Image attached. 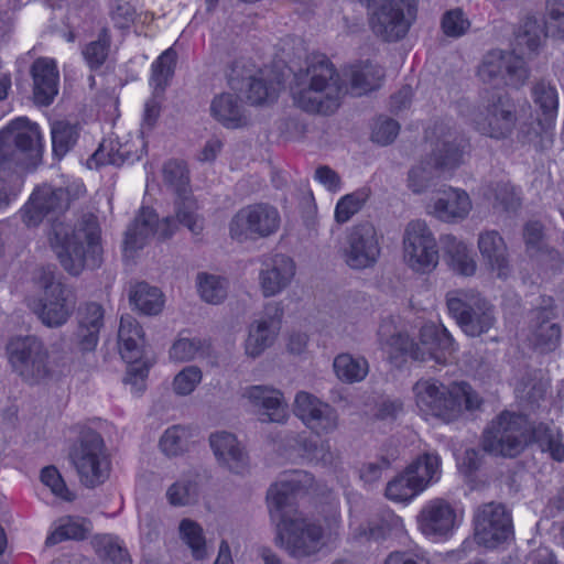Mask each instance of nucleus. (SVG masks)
Returning <instances> with one entry per match:
<instances>
[{
	"label": "nucleus",
	"instance_id": "nucleus-1",
	"mask_svg": "<svg viewBox=\"0 0 564 564\" xmlns=\"http://www.w3.org/2000/svg\"><path fill=\"white\" fill-rule=\"evenodd\" d=\"M86 192L83 183H73L67 187H54L48 184L37 186L22 210V219L29 227H35L45 217H52L50 242L55 249L65 271L79 275L84 269L100 265L99 230L94 216H88L75 229L59 221L57 216L64 213L73 199Z\"/></svg>",
	"mask_w": 564,
	"mask_h": 564
},
{
	"label": "nucleus",
	"instance_id": "nucleus-2",
	"mask_svg": "<svg viewBox=\"0 0 564 564\" xmlns=\"http://www.w3.org/2000/svg\"><path fill=\"white\" fill-rule=\"evenodd\" d=\"M530 442L536 443L554 460H564L563 434L558 427L542 423L532 426L524 415L509 411L500 413L485 429L481 448L492 456L512 458Z\"/></svg>",
	"mask_w": 564,
	"mask_h": 564
},
{
	"label": "nucleus",
	"instance_id": "nucleus-3",
	"mask_svg": "<svg viewBox=\"0 0 564 564\" xmlns=\"http://www.w3.org/2000/svg\"><path fill=\"white\" fill-rule=\"evenodd\" d=\"M295 105L310 113L332 115L347 89L334 64L324 54H312L305 68L294 75L291 88Z\"/></svg>",
	"mask_w": 564,
	"mask_h": 564
},
{
	"label": "nucleus",
	"instance_id": "nucleus-4",
	"mask_svg": "<svg viewBox=\"0 0 564 564\" xmlns=\"http://www.w3.org/2000/svg\"><path fill=\"white\" fill-rule=\"evenodd\" d=\"M271 520L276 522L274 543L293 558L318 553L323 545L321 524L299 516L295 496H267Z\"/></svg>",
	"mask_w": 564,
	"mask_h": 564
},
{
	"label": "nucleus",
	"instance_id": "nucleus-5",
	"mask_svg": "<svg viewBox=\"0 0 564 564\" xmlns=\"http://www.w3.org/2000/svg\"><path fill=\"white\" fill-rule=\"evenodd\" d=\"M413 392L416 406L424 415L446 423L458 419L464 410L474 411L481 404L480 397L467 382L445 386L434 379H421Z\"/></svg>",
	"mask_w": 564,
	"mask_h": 564
},
{
	"label": "nucleus",
	"instance_id": "nucleus-6",
	"mask_svg": "<svg viewBox=\"0 0 564 564\" xmlns=\"http://www.w3.org/2000/svg\"><path fill=\"white\" fill-rule=\"evenodd\" d=\"M41 156V133L36 123L20 117L0 131V166L29 167Z\"/></svg>",
	"mask_w": 564,
	"mask_h": 564
},
{
	"label": "nucleus",
	"instance_id": "nucleus-7",
	"mask_svg": "<svg viewBox=\"0 0 564 564\" xmlns=\"http://www.w3.org/2000/svg\"><path fill=\"white\" fill-rule=\"evenodd\" d=\"M39 283L42 294L34 304L33 312L42 324L50 328L65 325L76 310L75 289L64 283L51 270H42Z\"/></svg>",
	"mask_w": 564,
	"mask_h": 564
},
{
	"label": "nucleus",
	"instance_id": "nucleus-8",
	"mask_svg": "<svg viewBox=\"0 0 564 564\" xmlns=\"http://www.w3.org/2000/svg\"><path fill=\"white\" fill-rule=\"evenodd\" d=\"M449 314L470 337L488 333L496 324L495 307L474 290H454L446 294Z\"/></svg>",
	"mask_w": 564,
	"mask_h": 564
},
{
	"label": "nucleus",
	"instance_id": "nucleus-9",
	"mask_svg": "<svg viewBox=\"0 0 564 564\" xmlns=\"http://www.w3.org/2000/svg\"><path fill=\"white\" fill-rule=\"evenodd\" d=\"M79 481L87 489L105 484L111 473V459L99 433L87 430L82 433L79 445L70 454Z\"/></svg>",
	"mask_w": 564,
	"mask_h": 564
},
{
	"label": "nucleus",
	"instance_id": "nucleus-10",
	"mask_svg": "<svg viewBox=\"0 0 564 564\" xmlns=\"http://www.w3.org/2000/svg\"><path fill=\"white\" fill-rule=\"evenodd\" d=\"M369 24L384 42H398L406 36L416 19V0H370Z\"/></svg>",
	"mask_w": 564,
	"mask_h": 564
},
{
	"label": "nucleus",
	"instance_id": "nucleus-11",
	"mask_svg": "<svg viewBox=\"0 0 564 564\" xmlns=\"http://www.w3.org/2000/svg\"><path fill=\"white\" fill-rule=\"evenodd\" d=\"M13 370L29 384H40L52 378L48 351L35 336L12 338L7 347Z\"/></svg>",
	"mask_w": 564,
	"mask_h": 564
},
{
	"label": "nucleus",
	"instance_id": "nucleus-12",
	"mask_svg": "<svg viewBox=\"0 0 564 564\" xmlns=\"http://www.w3.org/2000/svg\"><path fill=\"white\" fill-rule=\"evenodd\" d=\"M228 84L235 90L246 93L251 105L273 102L278 98L280 82L268 69H261L249 58L240 57L229 67Z\"/></svg>",
	"mask_w": 564,
	"mask_h": 564
},
{
	"label": "nucleus",
	"instance_id": "nucleus-13",
	"mask_svg": "<svg viewBox=\"0 0 564 564\" xmlns=\"http://www.w3.org/2000/svg\"><path fill=\"white\" fill-rule=\"evenodd\" d=\"M474 536L477 544L496 549L513 538L511 511L501 502L479 505L473 516Z\"/></svg>",
	"mask_w": 564,
	"mask_h": 564
},
{
	"label": "nucleus",
	"instance_id": "nucleus-14",
	"mask_svg": "<svg viewBox=\"0 0 564 564\" xmlns=\"http://www.w3.org/2000/svg\"><path fill=\"white\" fill-rule=\"evenodd\" d=\"M477 76L484 84L500 88H519L529 78V68L524 59L513 52L492 50L481 59Z\"/></svg>",
	"mask_w": 564,
	"mask_h": 564
},
{
	"label": "nucleus",
	"instance_id": "nucleus-15",
	"mask_svg": "<svg viewBox=\"0 0 564 564\" xmlns=\"http://www.w3.org/2000/svg\"><path fill=\"white\" fill-rule=\"evenodd\" d=\"M164 182L176 194V218L177 221L193 235H199L203 231V219L196 214L197 204L192 196L189 186V172L185 161L171 159L163 165Z\"/></svg>",
	"mask_w": 564,
	"mask_h": 564
},
{
	"label": "nucleus",
	"instance_id": "nucleus-16",
	"mask_svg": "<svg viewBox=\"0 0 564 564\" xmlns=\"http://www.w3.org/2000/svg\"><path fill=\"white\" fill-rule=\"evenodd\" d=\"M518 122L517 109L512 100L502 94L492 96L474 115L475 130L496 141L509 139Z\"/></svg>",
	"mask_w": 564,
	"mask_h": 564
},
{
	"label": "nucleus",
	"instance_id": "nucleus-17",
	"mask_svg": "<svg viewBox=\"0 0 564 564\" xmlns=\"http://www.w3.org/2000/svg\"><path fill=\"white\" fill-rule=\"evenodd\" d=\"M403 254L406 264L415 272L430 273L438 264L435 237L423 220L410 221L403 235Z\"/></svg>",
	"mask_w": 564,
	"mask_h": 564
},
{
	"label": "nucleus",
	"instance_id": "nucleus-18",
	"mask_svg": "<svg viewBox=\"0 0 564 564\" xmlns=\"http://www.w3.org/2000/svg\"><path fill=\"white\" fill-rule=\"evenodd\" d=\"M280 226V215L268 204H252L239 209L229 223V235L238 241L265 238Z\"/></svg>",
	"mask_w": 564,
	"mask_h": 564
},
{
	"label": "nucleus",
	"instance_id": "nucleus-19",
	"mask_svg": "<svg viewBox=\"0 0 564 564\" xmlns=\"http://www.w3.org/2000/svg\"><path fill=\"white\" fill-rule=\"evenodd\" d=\"M381 236L373 224L362 221L354 225L346 235L343 258L354 270L372 268L381 253Z\"/></svg>",
	"mask_w": 564,
	"mask_h": 564
},
{
	"label": "nucleus",
	"instance_id": "nucleus-20",
	"mask_svg": "<svg viewBox=\"0 0 564 564\" xmlns=\"http://www.w3.org/2000/svg\"><path fill=\"white\" fill-rule=\"evenodd\" d=\"M533 104L542 118L525 133V141L536 149H546L553 142V126L558 109V93L554 85L541 80L531 90Z\"/></svg>",
	"mask_w": 564,
	"mask_h": 564
},
{
	"label": "nucleus",
	"instance_id": "nucleus-21",
	"mask_svg": "<svg viewBox=\"0 0 564 564\" xmlns=\"http://www.w3.org/2000/svg\"><path fill=\"white\" fill-rule=\"evenodd\" d=\"M295 416L314 434L328 435L339 425V416L334 406L307 391H299L293 403Z\"/></svg>",
	"mask_w": 564,
	"mask_h": 564
},
{
	"label": "nucleus",
	"instance_id": "nucleus-22",
	"mask_svg": "<svg viewBox=\"0 0 564 564\" xmlns=\"http://www.w3.org/2000/svg\"><path fill=\"white\" fill-rule=\"evenodd\" d=\"M433 134L436 141L430 158L442 173L452 174L464 163L468 141L449 122L436 123L433 128Z\"/></svg>",
	"mask_w": 564,
	"mask_h": 564
},
{
	"label": "nucleus",
	"instance_id": "nucleus-23",
	"mask_svg": "<svg viewBox=\"0 0 564 564\" xmlns=\"http://www.w3.org/2000/svg\"><path fill=\"white\" fill-rule=\"evenodd\" d=\"M440 477V456L436 454H424L387 484L386 494H401L405 489L412 491V494H420L430 484L438 481Z\"/></svg>",
	"mask_w": 564,
	"mask_h": 564
},
{
	"label": "nucleus",
	"instance_id": "nucleus-24",
	"mask_svg": "<svg viewBox=\"0 0 564 564\" xmlns=\"http://www.w3.org/2000/svg\"><path fill=\"white\" fill-rule=\"evenodd\" d=\"M118 339L121 358L127 364L123 382L130 384L132 390L138 392L140 390L138 382L141 379V348L139 346L141 329L134 317L128 314L121 316Z\"/></svg>",
	"mask_w": 564,
	"mask_h": 564
},
{
	"label": "nucleus",
	"instance_id": "nucleus-25",
	"mask_svg": "<svg viewBox=\"0 0 564 564\" xmlns=\"http://www.w3.org/2000/svg\"><path fill=\"white\" fill-rule=\"evenodd\" d=\"M282 317L283 310L279 303H270L265 306L264 314L249 326L245 343L248 356L258 357L273 345L281 329Z\"/></svg>",
	"mask_w": 564,
	"mask_h": 564
},
{
	"label": "nucleus",
	"instance_id": "nucleus-26",
	"mask_svg": "<svg viewBox=\"0 0 564 564\" xmlns=\"http://www.w3.org/2000/svg\"><path fill=\"white\" fill-rule=\"evenodd\" d=\"M456 350L455 341L446 328L434 324H425L420 330L412 359L419 361L434 360L445 365Z\"/></svg>",
	"mask_w": 564,
	"mask_h": 564
},
{
	"label": "nucleus",
	"instance_id": "nucleus-27",
	"mask_svg": "<svg viewBox=\"0 0 564 564\" xmlns=\"http://www.w3.org/2000/svg\"><path fill=\"white\" fill-rule=\"evenodd\" d=\"M177 54L170 47L165 50L152 64L150 86L153 89L152 98L145 105V115L143 123L153 127L160 116V105L164 97V91L174 74Z\"/></svg>",
	"mask_w": 564,
	"mask_h": 564
},
{
	"label": "nucleus",
	"instance_id": "nucleus-28",
	"mask_svg": "<svg viewBox=\"0 0 564 564\" xmlns=\"http://www.w3.org/2000/svg\"><path fill=\"white\" fill-rule=\"evenodd\" d=\"M209 445L217 463L223 468L237 475H243L249 470V455L235 434L226 431L212 433Z\"/></svg>",
	"mask_w": 564,
	"mask_h": 564
},
{
	"label": "nucleus",
	"instance_id": "nucleus-29",
	"mask_svg": "<svg viewBox=\"0 0 564 564\" xmlns=\"http://www.w3.org/2000/svg\"><path fill=\"white\" fill-rule=\"evenodd\" d=\"M242 397L251 406L261 411L265 420L283 424L289 419V405L281 390L272 386H250L243 390Z\"/></svg>",
	"mask_w": 564,
	"mask_h": 564
},
{
	"label": "nucleus",
	"instance_id": "nucleus-30",
	"mask_svg": "<svg viewBox=\"0 0 564 564\" xmlns=\"http://www.w3.org/2000/svg\"><path fill=\"white\" fill-rule=\"evenodd\" d=\"M473 208L469 195L460 188L447 187L440 191L427 205V213L444 223L464 220Z\"/></svg>",
	"mask_w": 564,
	"mask_h": 564
},
{
	"label": "nucleus",
	"instance_id": "nucleus-31",
	"mask_svg": "<svg viewBox=\"0 0 564 564\" xmlns=\"http://www.w3.org/2000/svg\"><path fill=\"white\" fill-rule=\"evenodd\" d=\"M478 249L487 269L500 280L512 274V264L505 239L497 230H486L478 236Z\"/></svg>",
	"mask_w": 564,
	"mask_h": 564
},
{
	"label": "nucleus",
	"instance_id": "nucleus-32",
	"mask_svg": "<svg viewBox=\"0 0 564 564\" xmlns=\"http://www.w3.org/2000/svg\"><path fill=\"white\" fill-rule=\"evenodd\" d=\"M295 263L285 254H274L262 262L259 272V284L264 297L280 294L292 282L295 275Z\"/></svg>",
	"mask_w": 564,
	"mask_h": 564
},
{
	"label": "nucleus",
	"instance_id": "nucleus-33",
	"mask_svg": "<svg viewBox=\"0 0 564 564\" xmlns=\"http://www.w3.org/2000/svg\"><path fill=\"white\" fill-rule=\"evenodd\" d=\"M417 523L425 535L447 536L457 525V514L448 501L437 498L421 510Z\"/></svg>",
	"mask_w": 564,
	"mask_h": 564
},
{
	"label": "nucleus",
	"instance_id": "nucleus-34",
	"mask_svg": "<svg viewBox=\"0 0 564 564\" xmlns=\"http://www.w3.org/2000/svg\"><path fill=\"white\" fill-rule=\"evenodd\" d=\"M34 102L50 106L58 94L59 74L52 58L39 57L31 66Z\"/></svg>",
	"mask_w": 564,
	"mask_h": 564
},
{
	"label": "nucleus",
	"instance_id": "nucleus-35",
	"mask_svg": "<svg viewBox=\"0 0 564 564\" xmlns=\"http://www.w3.org/2000/svg\"><path fill=\"white\" fill-rule=\"evenodd\" d=\"M78 328L76 333L78 347L82 351H93L99 340L104 327L105 308L97 302H87L78 307Z\"/></svg>",
	"mask_w": 564,
	"mask_h": 564
},
{
	"label": "nucleus",
	"instance_id": "nucleus-36",
	"mask_svg": "<svg viewBox=\"0 0 564 564\" xmlns=\"http://www.w3.org/2000/svg\"><path fill=\"white\" fill-rule=\"evenodd\" d=\"M553 318V311L546 306L532 313L528 339L541 351H553L560 344L562 330Z\"/></svg>",
	"mask_w": 564,
	"mask_h": 564
},
{
	"label": "nucleus",
	"instance_id": "nucleus-37",
	"mask_svg": "<svg viewBox=\"0 0 564 564\" xmlns=\"http://www.w3.org/2000/svg\"><path fill=\"white\" fill-rule=\"evenodd\" d=\"M212 116L224 127L236 129L247 124L245 108L238 96L224 93L214 97L210 104Z\"/></svg>",
	"mask_w": 564,
	"mask_h": 564
},
{
	"label": "nucleus",
	"instance_id": "nucleus-38",
	"mask_svg": "<svg viewBox=\"0 0 564 564\" xmlns=\"http://www.w3.org/2000/svg\"><path fill=\"white\" fill-rule=\"evenodd\" d=\"M319 490L322 487L311 473L295 469L281 473L267 494H307Z\"/></svg>",
	"mask_w": 564,
	"mask_h": 564
},
{
	"label": "nucleus",
	"instance_id": "nucleus-39",
	"mask_svg": "<svg viewBox=\"0 0 564 564\" xmlns=\"http://www.w3.org/2000/svg\"><path fill=\"white\" fill-rule=\"evenodd\" d=\"M378 337L381 348L388 354L392 361L400 357L410 356L415 350L414 343L406 334L397 332L391 321H383L378 329Z\"/></svg>",
	"mask_w": 564,
	"mask_h": 564
},
{
	"label": "nucleus",
	"instance_id": "nucleus-40",
	"mask_svg": "<svg viewBox=\"0 0 564 564\" xmlns=\"http://www.w3.org/2000/svg\"><path fill=\"white\" fill-rule=\"evenodd\" d=\"M383 77L382 67L369 61L352 65L349 69L351 94L361 96L379 88Z\"/></svg>",
	"mask_w": 564,
	"mask_h": 564
},
{
	"label": "nucleus",
	"instance_id": "nucleus-41",
	"mask_svg": "<svg viewBox=\"0 0 564 564\" xmlns=\"http://www.w3.org/2000/svg\"><path fill=\"white\" fill-rule=\"evenodd\" d=\"M445 250L449 257V265L456 273L465 276L475 274L477 263L471 250L466 246V243L453 236H448L446 238Z\"/></svg>",
	"mask_w": 564,
	"mask_h": 564
},
{
	"label": "nucleus",
	"instance_id": "nucleus-42",
	"mask_svg": "<svg viewBox=\"0 0 564 564\" xmlns=\"http://www.w3.org/2000/svg\"><path fill=\"white\" fill-rule=\"evenodd\" d=\"M484 196L506 212H513L521 205L520 189L507 181L491 182L484 189Z\"/></svg>",
	"mask_w": 564,
	"mask_h": 564
},
{
	"label": "nucleus",
	"instance_id": "nucleus-43",
	"mask_svg": "<svg viewBox=\"0 0 564 564\" xmlns=\"http://www.w3.org/2000/svg\"><path fill=\"white\" fill-rule=\"evenodd\" d=\"M333 366L337 378L347 383L360 382L369 372L367 359L350 354L338 355Z\"/></svg>",
	"mask_w": 564,
	"mask_h": 564
},
{
	"label": "nucleus",
	"instance_id": "nucleus-44",
	"mask_svg": "<svg viewBox=\"0 0 564 564\" xmlns=\"http://www.w3.org/2000/svg\"><path fill=\"white\" fill-rule=\"evenodd\" d=\"M91 530V523L85 518L68 517L59 521L58 527L46 538V545H55L66 540H84Z\"/></svg>",
	"mask_w": 564,
	"mask_h": 564
},
{
	"label": "nucleus",
	"instance_id": "nucleus-45",
	"mask_svg": "<svg viewBox=\"0 0 564 564\" xmlns=\"http://www.w3.org/2000/svg\"><path fill=\"white\" fill-rule=\"evenodd\" d=\"M181 541L191 550L194 560L202 561L208 556L203 528L191 519H183L178 524Z\"/></svg>",
	"mask_w": 564,
	"mask_h": 564
},
{
	"label": "nucleus",
	"instance_id": "nucleus-46",
	"mask_svg": "<svg viewBox=\"0 0 564 564\" xmlns=\"http://www.w3.org/2000/svg\"><path fill=\"white\" fill-rule=\"evenodd\" d=\"M545 37V25L535 17H527L516 33V44L520 48H527L529 53H535Z\"/></svg>",
	"mask_w": 564,
	"mask_h": 564
},
{
	"label": "nucleus",
	"instance_id": "nucleus-47",
	"mask_svg": "<svg viewBox=\"0 0 564 564\" xmlns=\"http://www.w3.org/2000/svg\"><path fill=\"white\" fill-rule=\"evenodd\" d=\"M196 285L202 300L209 304H219L228 293V281L216 274L200 272L196 276Z\"/></svg>",
	"mask_w": 564,
	"mask_h": 564
},
{
	"label": "nucleus",
	"instance_id": "nucleus-48",
	"mask_svg": "<svg viewBox=\"0 0 564 564\" xmlns=\"http://www.w3.org/2000/svg\"><path fill=\"white\" fill-rule=\"evenodd\" d=\"M206 348L207 345L205 340L197 337L185 336L184 333H180L170 347L169 357L175 362H187L204 356Z\"/></svg>",
	"mask_w": 564,
	"mask_h": 564
},
{
	"label": "nucleus",
	"instance_id": "nucleus-49",
	"mask_svg": "<svg viewBox=\"0 0 564 564\" xmlns=\"http://www.w3.org/2000/svg\"><path fill=\"white\" fill-rule=\"evenodd\" d=\"M51 135L53 153L61 159L76 144L79 129L77 124L58 120L51 124Z\"/></svg>",
	"mask_w": 564,
	"mask_h": 564
},
{
	"label": "nucleus",
	"instance_id": "nucleus-50",
	"mask_svg": "<svg viewBox=\"0 0 564 564\" xmlns=\"http://www.w3.org/2000/svg\"><path fill=\"white\" fill-rule=\"evenodd\" d=\"M193 437V430L185 425H173L165 430L160 438V448L166 456H178L187 447Z\"/></svg>",
	"mask_w": 564,
	"mask_h": 564
},
{
	"label": "nucleus",
	"instance_id": "nucleus-51",
	"mask_svg": "<svg viewBox=\"0 0 564 564\" xmlns=\"http://www.w3.org/2000/svg\"><path fill=\"white\" fill-rule=\"evenodd\" d=\"M441 174L443 173L440 169H436L435 163L429 158L409 171L408 186L413 193L421 194L425 192L432 181Z\"/></svg>",
	"mask_w": 564,
	"mask_h": 564
},
{
	"label": "nucleus",
	"instance_id": "nucleus-52",
	"mask_svg": "<svg viewBox=\"0 0 564 564\" xmlns=\"http://www.w3.org/2000/svg\"><path fill=\"white\" fill-rule=\"evenodd\" d=\"M210 474L205 469H191L180 476L167 494H197L208 489Z\"/></svg>",
	"mask_w": 564,
	"mask_h": 564
},
{
	"label": "nucleus",
	"instance_id": "nucleus-53",
	"mask_svg": "<svg viewBox=\"0 0 564 564\" xmlns=\"http://www.w3.org/2000/svg\"><path fill=\"white\" fill-rule=\"evenodd\" d=\"M143 239L150 236L158 240H164L173 236L176 224L171 217L159 218L158 214L150 208L143 207Z\"/></svg>",
	"mask_w": 564,
	"mask_h": 564
},
{
	"label": "nucleus",
	"instance_id": "nucleus-54",
	"mask_svg": "<svg viewBox=\"0 0 564 564\" xmlns=\"http://www.w3.org/2000/svg\"><path fill=\"white\" fill-rule=\"evenodd\" d=\"M110 50V35L102 29L98 39L86 44L82 54L90 69L99 68L107 59Z\"/></svg>",
	"mask_w": 564,
	"mask_h": 564
},
{
	"label": "nucleus",
	"instance_id": "nucleus-55",
	"mask_svg": "<svg viewBox=\"0 0 564 564\" xmlns=\"http://www.w3.org/2000/svg\"><path fill=\"white\" fill-rule=\"evenodd\" d=\"M94 545L99 555L109 560L112 564H131L127 550L116 536H96Z\"/></svg>",
	"mask_w": 564,
	"mask_h": 564
},
{
	"label": "nucleus",
	"instance_id": "nucleus-56",
	"mask_svg": "<svg viewBox=\"0 0 564 564\" xmlns=\"http://www.w3.org/2000/svg\"><path fill=\"white\" fill-rule=\"evenodd\" d=\"M369 197L367 189H359L343 196L335 207V220L338 224L347 223L355 214H357Z\"/></svg>",
	"mask_w": 564,
	"mask_h": 564
},
{
	"label": "nucleus",
	"instance_id": "nucleus-57",
	"mask_svg": "<svg viewBox=\"0 0 564 564\" xmlns=\"http://www.w3.org/2000/svg\"><path fill=\"white\" fill-rule=\"evenodd\" d=\"M141 209L135 215L132 224L127 228L122 245V256L127 265H137L140 249V226Z\"/></svg>",
	"mask_w": 564,
	"mask_h": 564
},
{
	"label": "nucleus",
	"instance_id": "nucleus-58",
	"mask_svg": "<svg viewBox=\"0 0 564 564\" xmlns=\"http://www.w3.org/2000/svg\"><path fill=\"white\" fill-rule=\"evenodd\" d=\"M203 378L202 370L196 366L183 368L175 377L172 383L173 391L177 395H188L200 383Z\"/></svg>",
	"mask_w": 564,
	"mask_h": 564
},
{
	"label": "nucleus",
	"instance_id": "nucleus-59",
	"mask_svg": "<svg viewBox=\"0 0 564 564\" xmlns=\"http://www.w3.org/2000/svg\"><path fill=\"white\" fill-rule=\"evenodd\" d=\"M441 25L446 36L457 39L467 33L470 21L460 9H454L444 13Z\"/></svg>",
	"mask_w": 564,
	"mask_h": 564
},
{
	"label": "nucleus",
	"instance_id": "nucleus-60",
	"mask_svg": "<svg viewBox=\"0 0 564 564\" xmlns=\"http://www.w3.org/2000/svg\"><path fill=\"white\" fill-rule=\"evenodd\" d=\"M546 391L545 383L536 379H523L516 387L517 398L528 405H536L543 398Z\"/></svg>",
	"mask_w": 564,
	"mask_h": 564
},
{
	"label": "nucleus",
	"instance_id": "nucleus-61",
	"mask_svg": "<svg viewBox=\"0 0 564 564\" xmlns=\"http://www.w3.org/2000/svg\"><path fill=\"white\" fill-rule=\"evenodd\" d=\"M399 123L389 118H379L373 127L371 138L375 142L387 145L391 143L399 133Z\"/></svg>",
	"mask_w": 564,
	"mask_h": 564
},
{
	"label": "nucleus",
	"instance_id": "nucleus-62",
	"mask_svg": "<svg viewBox=\"0 0 564 564\" xmlns=\"http://www.w3.org/2000/svg\"><path fill=\"white\" fill-rule=\"evenodd\" d=\"M547 28L554 36H564V0H547Z\"/></svg>",
	"mask_w": 564,
	"mask_h": 564
},
{
	"label": "nucleus",
	"instance_id": "nucleus-63",
	"mask_svg": "<svg viewBox=\"0 0 564 564\" xmlns=\"http://www.w3.org/2000/svg\"><path fill=\"white\" fill-rule=\"evenodd\" d=\"M165 306V296L156 286L143 284V315L156 316Z\"/></svg>",
	"mask_w": 564,
	"mask_h": 564
},
{
	"label": "nucleus",
	"instance_id": "nucleus-64",
	"mask_svg": "<svg viewBox=\"0 0 564 564\" xmlns=\"http://www.w3.org/2000/svg\"><path fill=\"white\" fill-rule=\"evenodd\" d=\"M527 250L530 256H535L543 249V228L539 221H529L523 231Z\"/></svg>",
	"mask_w": 564,
	"mask_h": 564
}]
</instances>
